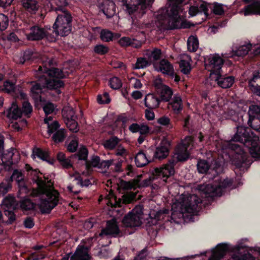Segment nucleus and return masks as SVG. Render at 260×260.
<instances>
[{
  "instance_id": "obj_9",
  "label": "nucleus",
  "mask_w": 260,
  "mask_h": 260,
  "mask_svg": "<svg viewBox=\"0 0 260 260\" xmlns=\"http://www.w3.org/2000/svg\"><path fill=\"white\" fill-rule=\"evenodd\" d=\"M174 165L175 160H170L168 163L162 165L161 167L154 169L153 174L156 176L157 179H160V185H164L167 179L174 174Z\"/></svg>"
},
{
  "instance_id": "obj_14",
  "label": "nucleus",
  "mask_w": 260,
  "mask_h": 260,
  "mask_svg": "<svg viewBox=\"0 0 260 260\" xmlns=\"http://www.w3.org/2000/svg\"><path fill=\"white\" fill-rule=\"evenodd\" d=\"M154 85L157 92L160 94L162 101H169L173 95L172 89L169 86L164 85L160 78L155 80Z\"/></svg>"
},
{
  "instance_id": "obj_44",
  "label": "nucleus",
  "mask_w": 260,
  "mask_h": 260,
  "mask_svg": "<svg viewBox=\"0 0 260 260\" xmlns=\"http://www.w3.org/2000/svg\"><path fill=\"white\" fill-rule=\"evenodd\" d=\"M236 157L239 159V160L234 161L235 165L238 168L242 167L247 160V155L243 150H241L239 154L237 153Z\"/></svg>"
},
{
  "instance_id": "obj_32",
  "label": "nucleus",
  "mask_w": 260,
  "mask_h": 260,
  "mask_svg": "<svg viewBox=\"0 0 260 260\" xmlns=\"http://www.w3.org/2000/svg\"><path fill=\"white\" fill-rule=\"evenodd\" d=\"M22 115L21 110L19 108L16 103H12L11 107L8 110L7 116L9 118L17 119Z\"/></svg>"
},
{
  "instance_id": "obj_36",
  "label": "nucleus",
  "mask_w": 260,
  "mask_h": 260,
  "mask_svg": "<svg viewBox=\"0 0 260 260\" xmlns=\"http://www.w3.org/2000/svg\"><path fill=\"white\" fill-rule=\"evenodd\" d=\"M62 113L64 122L77 118L74 110L70 107H64L62 110Z\"/></svg>"
},
{
  "instance_id": "obj_19",
  "label": "nucleus",
  "mask_w": 260,
  "mask_h": 260,
  "mask_svg": "<svg viewBox=\"0 0 260 260\" xmlns=\"http://www.w3.org/2000/svg\"><path fill=\"white\" fill-rule=\"evenodd\" d=\"M100 8L107 18L113 16L116 13L115 5L110 0H103L100 3Z\"/></svg>"
},
{
  "instance_id": "obj_33",
  "label": "nucleus",
  "mask_w": 260,
  "mask_h": 260,
  "mask_svg": "<svg viewBox=\"0 0 260 260\" xmlns=\"http://www.w3.org/2000/svg\"><path fill=\"white\" fill-rule=\"evenodd\" d=\"M191 58L188 55H184L183 58L180 60V68L181 72L184 74H188L190 70V61Z\"/></svg>"
},
{
  "instance_id": "obj_12",
  "label": "nucleus",
  "mask_w": 260,
  "mask_h": 260,
  "mask_svg": "<svg viewBox=\"0 0 260 260\" xmlns=\"http://www.w3.org/2000/svg\"><path fill=\"white\" fill-rule=\"evenodd\" d=\"M2 208L4 210L5 215L9 218V222L12 223L16 219L13 210L16 208L15 198L10 195L5 197L2 203Z\"/></svg>"
},
{
  "instance_id": "obj_46",
  "label": "nucleus",
  "mask_w": 260,
  "mask_h": 260,
  "mask_svg": "<svg viewBox=\"0 0 260 260\" xmlns=\"http://www.w3.org/2000/svg\"><path fill=\"white\" fill-rule=\"evenodd\" d=\"M27 194L24 195L23 194L22 195L23 197H21V198H24V199L22 200L20 203V207L22 210H29L34 207L33 203L30 201V200L28 199L25 198ZM18 197L20 198L19 196Z\"/></svg>"
},
{
  "instance_id": "obj_63",
  "label": "nucleus",
  "mask_w": 260,
  "mask_h": 260,
  "mask_svg": "<svg viewBox=\"0 0 260 260\" xmlns=\"http://www.w3.org/2000/svg\"><path fill=\"white\" fill-rule=\"evenodd\" d=\"M94 51L100 54H104L108 52V48L103 45H99L95 46Z\"/></svg>"
},
{
  "instance_id": "obj_59",
  "label": "nucleus",
  "mask_w": 260,
  "mask_h": 260,
  "mask_svg": "<svg viewBox=\"0 0 260 260\" xmlns=\"http://www.w3.org/2000/svg\"><path fill=\"white\" fill-rule=\"evenodd\" d=\"M97 101L98 102L101 104L109 103L110 102L109 94L105 92L103 95H98Z\"/></svg>"
},
{
  "instance_id": "obj_8",
  "label": "nucleus",
  "mask_w": 260,
  "mask_h": 260,
  "mask_svg": "<svg viewBox=\"0 0 260 260\" xmlns=\"http://www.w3.org/2000/svg\"><path fill=\"white\" fill-rule=\"evenodd\" d=\"M192 138L187 136L178 145L175 149L173 159L177 161H182L186 160L189 157L188 149H191L192 146Z\"/></svg>"
},
{
  "instance_id": "obj_60",
  "label": "nucleus",
  "mask_w": 260,
  "mask_h": 260,
  "mask_svg": "<svg viewBox=\"0 0 260 260\" xmlns=\"http://www.w3.org/2000/svg\"><path fill=\"white\" fill-rule=\"evenodd\" d=\"M88 156V150L84 147H81L78 152V156L80 160H86Z\"/></svg>"
},
{
  "instance_id": "obj_47",
  "label": "nucleus",
  "mask_w": 260,
  "mask_h": 260,
  "mask_svg": "<svg viewBox=\"0 0 260 260\" xmlns=\"http://www.w3.org/2000/svg\"><path fill=\"white\" fill-rule=\"evenodd\" d=\"M57 160L59 161L61 166L66 168L71 167L70 160L66 158L65 155L62 152H59L57 155Z\"/></svg>"
},
{
  "instance_id": "obj_13",
  "label": "nucleus",
  "mask_w": 260,
  "mask_h": 260,
  "mask_svg": "<svg viewBox=\"0 0 260 260\" xmlns=\"http://www.w3.org/2000/svg\"><path fill=\"white\" fill-rule=\"evenodd\" d=\"M9 180L12 182L14 180H15L19 187L18 194L20 197H23L22 195L23 194L26 195L28 193V189L24 183V176L21 171L18 170H15L10 178H8Z\"/></svg>"
},
{
  "instance_id": "obj_38",
  "label": "nucleus",
  "mask_w": 260,
  "mask_h": 260,
  "mask_svg": "<svg viewBox=\"0 0 260 260\" xmlns=\"http://www.w3.org/2000/svg\"><path fill=\"white\" fill-rule=\"evenodd\" d=\"M32 157L34 159L38 157L43 160L47 161L48 153L39 148H35L33 149Z\"/></svg>"
},
{
  "instance_id": "obj_49",
  "label": "nucleus",
  "mask_w": 260,
  "mask_h": 260,
  "mask_svg": "<svg viewBox=\"0 0 260 260\" xmlns=\"http://www.w3.org/2000/svg\"><path fill=\"white\" fill-rule=\"evenodd\" d=\"M208 162L205 160H199L197 164V168L200 173H205L209 169Z\"/></svg>"
},
{
  "instance_id": "obj_20",
  "label": "nucleus",
  "mask_w": 260,
  "mask_h": 260,
  "mask_svg": "<svg viewBox=\"0 0 260 260\" xmlns=\"http://www.w3.org/2000/svg\"><path fill=\"white\" fill-rule=\"evenodd\" d=\"M118 233L119 229L116 222L114 219H112L107 222L106 228L103 229L98 236L103 237L109 235H117Z\"/></svg>"
},
{
  "instance_id": "obj_22",
  "label": "nucleus",
  "mask_w": 260,
  "mask_h": 260,
  "mask_svg": "<svg viewBox=\"0 0 260 260\" xmlns=\"http://www.w3.org/2000/svg\"><path fill=\"white\" fill-rule=\"evenodd\" d=\"M157 179L156 177L154 178V175L152 173V176L149 177L148 178L145 179L142 181L138 180H135L134 183L124 182V187L126 188H132L135 187H144L150 185L153 181Z\"/></svg>"
},
{
  "instance_id": "obj_48",
  "label": "nucleus",
  "mask_w": 260,
  "mask_h": 260,
  "mask_svg": "<svg viewBox=\"0 0 260 260\" xmlns=\"http://www.w3.org/2000/svg\"><path fill=\"white\" fill-rule=\"evenodd\" d=\"M161 51L160 49L155 48L152 51L147 50L146 55H147L150 59L157 60L160 57Z\"/></svg>"
},
{
  "instance_id": "obj_57",
  "label": "nucleus",
  "mask_w": 260,
  "mask_h": 260,
  "mask_svg": "<svg viewBox=\"0 0 260 260\" xmlns=\"http://www.w3.org/2000/svg\"><path fill=\"white\" fill-rule=\"evenodd\" d=\"M8 18L3 14H0V31L6 29L8 25Z\"/></svg>"
},
{
  "instance_id": "obj_56",
  "label": "nucleus",
  "mask_w": 260,
  "mask_h": 260,
  "mask_svg": "<svg viewBox=\"0 0 260 260\" xmlns=\"http://www.w3.org/2000/svg\"><path fill=\"white\" fill-rule=\"evenodd\" d=\"M32 111V108L30 104L27 101H25L22 104V114L29 117V114Z\"/></svg>"
},
{
  "instance_id": "obj_62",
  "label": "nucleus",
  "mask_w": 260,
  "mask_h": 260,
  "mask_svg": "<svg viewBox=\"0 0 260 260\" xmlns=\"http://www.w3.org/2000/svg\"><path fill=\"white\" fill-rule=\"evenodd\" d=\"M78 146L77 140H73L70 142L67 146V149L69 151L71 152H75Z\"/></svg>"
},
{
  "instance_id": "obj_3",
  "label": "nucleus",
  "mask_w": 260,
  "mask_h": 260,
  "mask_svg": "<svg viewBox=\"0 0 260 260\" xmlns=\"http://www.w3.org/2000/svg\"><path fill=\"white\" fill-rule=\"evenodd\" d=\"M202 202V199L195 194H182L172 206V215L175 216L178 212L179 218H185L187 216L185 214H196L199 211V204Z\"/></svg>"
},
{
  "instance_id": "obj_37",
  "label": "nucleus",
  "mask_w": 260,
  "mask_h": 260,
  "mask_svg": "<svg viewBox=\"0 0 260 260\" xmlns=\"http://www.w3.org/2000/svg\"><path fill=\"white\" fill-rule=\"evenodd\" d=\"M199 41L196 36H190L187 40V48L190 52H195L199 48Z\"/></svg>"
},
{
  "instance_id": "obj_18",
  "label": "nucleus",
  "mask_w": 260,
  "mask_h": 260,
  "mask_svg": "<svg viewBox=\"0 0 260 260\" xmlns=\"http://www.w3.org/2000/svg\"><path fill=\"white\" fill-rule=\"evenodd\" d=\"M252 47V44H248L246 45H242L238 47L235 50H232L229 53H225L222 54V56L223 58H233L235 56H242L246 55L250 48Z\"/></svg>"
},
{
  "instance_id": "obj_52",
  "label": "nucleus",
  "mask_w": 260,
  "mask_h": 260,
  "mask_svg": "<svg viewBox=\"0 0 260 260\" xmlns=\"http://www.w3.org/2000/svg\"><path fill=\"white\" fill-rule=\"evenodd\" d=\"M100 37L103 41L105 42H109L112 41L113 37V34L109 30L103 29L101 31Z\"/></svg>"
},
{
  "instance_id": "obj_54",
  "label": "nucleus",
  "mask_w": 260,
  "mask_h": 260,
  "mask_svg": "<svg viewBox=\"0 0 260 260\" xmlns=\"http://www.w3.org/2000/svg\"><path fill=\"white\" fill-rule=\"evenodd\" d=\"M15 84L9 81H6L4 83L3 90L8 93H12L15 90Z\"/></svg>"
},
{
  "instance_id": "obj_17",
  "label": "nucleus",
  "mask_w": 260,
  "mask_h": 260,
  "mask_svg": "<svg viewBox=\"0 0 260 260\" xmlns=\"http://www.w3.org/2000/svg\"><path fill=\"white\" fill-rule=\"evenodd\" d=\"M212 79L217 82V84L222 88L230 87L234 82V78L232 76L224 77L221 76L220 72L216 73L213 77H210Z\"/></svg>"
},
{
  "instance_id": "obj_64",
  "label": "nucleus",
  "mask_w": 260,
  "mask_h": 260,
  "mask_svg": "<svg viewBox=\"0 0 260 260\" xmlns=\"http://www.w3.org/2000/svg\"><path fill=\"white\" fill-rule=\"evenodd\" d=\"M132 39L129 37H124L120 38L118 41L119 45L122 47L130 46Z\"/></svg>"
},
{
  "instance_id": "obj_45",
  "label": "nucleus",
  "mask_w": 260,
  "mask_h": 260,
  "mask_svg": "<svg viewBox=\"0 0 260 260\" xmlns=\"http://www.w3.org/2000/svg\"><path fill=\"white\" fill-rule=\"evenodd\" d=\"M250 118L253 117L260 118V106L255 105H252L249 108L248 112Z\"/></svg>"
},
{
  "instance_id": "obj_53",
  "label": "nucleus",
  "mask_w": 260,
  "mask_h": 260,
  "mask_svg": "<svg viewBox=\"0 0 260 260\" xmlns=\"http://www.w3.org/2000/svg\"><path fill=\"white\" fill-rule=\"evenodd\" d=\"M65 123L71 131L76 133L79 131V128L78 123L76 121V119H71L69 121H67Z\"/></svg>"
},
{
  "instance_id": "obj_39",
  "label": "nucleus",
  "mask_w": 260,
  "mask_h": 260,
  "mask_svg": "<svg viewBox=\"0 0 260 260\" xmlns=\"http://www.w3.org/2000/svg\"><path fill=\"white\" fill-rule=\"evenodd\" d=\"M106 204L108 206L116 207L119 206V203L116 200L113 192L110 190L108 194L104 198Z\"/></svg>"
},
{
  "instance_id": "obj_27",
  "label": "nucleus",
  "mask_w": 260,
  "mask_h": 260,
  "mask_svg": "<svg viewBox=\"0 0 260 260\" xmlns=\"http://www.w3.org/2000/svg\"><path fill=\"white\" fill-rule=\"evenodd\" d=\"M168 107L171 108L175 113H179L182 109V101L178 94H175L169 102Z\"/></svg>"
},
{
  "instance_id": "obj_7",
  "label": "nucleus",
  "mask_w": 260,
  "mask_h": 260,
  "mask_svg": "<svg viewBox=\"0 0 260 260\" xmlns=\"http://www.w3.org/2000/svg\"><path fill=\"white\" fill-rule=\"evenodd\" d=\"M143 219V208L142 206L139 205L124 217L122 223L126 227H138L142 224Z\"/></svg>"
},
{
  "instance_id": "obj_30",
  "label": "nucleus",
  "mask_w": 260,
  "mask_h": 260,
  "mask_svg": "<svg viewBox=\"0 0 260 260\" xmlns=\"http://www.w3.org/2000/svg\"><path fill=\"white\" fill-rule=\"evenodd\" d=\"M249 86L253 93L260 96V76L259 73H257L256 75H253V78L249 81Z\"/></svg>"
},
{
  "instance_id": "obj_16",
  "label": "nucleus",
  "mask_w": 260,
  "mask_h": 260,
  "mask_svg": "<svg viewBox=\"0 0 260 260\" xmlns=\"http://www.w3.org/2000/svg\"><path fill=\"white\" fill-rule=\"evenodd\" d=\"M152 152V149H150L146 150L145 152L143 151L138 152L135 157V162L137 167H142L153 160L151 154Z\"/></svg>"
},
{
  "instance_id": "obj_25",
  "label": "nucleus",
  "mask_w": 260,
  "mask_h": 260,
  "mask_svg": "<svg viewBox=\"0 0 260 260\" xmlns=\"http://www.w3.org/2000/svg\"><path fill=\"white\" fill-rule=\"evenodd\" d=\"M88 249L83 246H79L70 260H89Z\"/></svg>"
},
{
  "instance_id": "obj_41",
  "label": "nucleus",
  "mask_w": 260,
  "mask_h": 260,
  "mask_svg": "<svg viewBox=\"0 0 260 260\" xmlns=\"http://www.w3.org/2000/svg\"><path fill=\"white\" fill-rule=\"evenodd\" d=\"M66 137V132L63 128L58 129L52 136V140L55 143H59L64 140Z\"/></svg>"
},
{
  "instance_id": "obj_26",
  "label": "nucleus",
  "mask_w": 260,
  "mask_h": 260,
  "mask_svg": "<svg viewBox=\"0 0 260 260\" xmlns=\"http://www.w3.org/2000/svg\"><path fill=\"white\" fill-rule=\"evenodd\" d=\"M167 142L166 141H162L160 145L157 147L156 151L154 153L152 152L151 154L152 159L154 157L158 159H164L166 158L169 154V149L167 146Z\"/></svg>"
},
{
  "instance_id": "obj_35",
  "label": "nucleus",
  "mask_w": 260,
  "mask_h": 260,
  "mask_svg": "<svg viewBox=\"0 0 260 260\" xmlns=\"http://www.w3.org/2000/svg\"><path fill=\"white\" fill-rule=\"evenodd\" d=\"M23 8L28 12L35 13L38 9L37 3L35 0H21Z\"/></svg>"
},
{
  "instance_id": "obj_51",
  "label": "nucleus",
  "mask_w": 260,
  "mask_h": 260,
  "mask_svg": "<svg viewBox=\"0 0 260 260\" xmlns=\"http://www.w3.org/2000/svg\"><path fill=\"white\" fill-rule=\"evenodd\" d=\"M118 139L116 137H112L106 140L104 143V147L107 149H113L118 144Z\"/></svg>"
},
{
  "instance_id": "obj_4",
  "label": "nucleus",
  "mask_w": 260,
  "mask_h": 260,
  "mask_svg": "<svg viewBox=\"0 0 260 260\" xmlns=\"http://www.w3.org/2000/svg\"><path fill=\"white\" fill-rule=\"evenodd\" d=\"M215 180L213 184H203L199 186V190L206 197L214 198L216 196H221L223 192V189L226 188L233 189L236 186H232L233 180L226 179L223 181L217 182Z\"/></svg>"
},
{
  "instance_id": "obj_6",
  "label": "nucleus",
  "mask_w": 260,
  "mask_h": 260,
  "mask_svg": "<svg viewBox=\"0 0 260 260\" xmlns=\"http://www.w3.org/2000/svg\"><path fill=\"white\" fill-rule=\"evenodd\" d=\"M71 15L67 11L58 14L53 28L56 36H68L71 31Z\"/></svg>"
},
{
  "instance_id": "obj_5",
  "label": "nucleus",
  "mask_w": 260,
  "mask_h": 260,
  "mask_svg": "<svg viewBox=\"0 0 260 260\" xmlns=\"http://www.w3.org/2000/svg\"><path fill=\"white\" fill-rule=\"evenodd\" d=\"M4 136L0 134V165H3L5 170L10 171L13 166L19 161L20 155L18 150L14 148L2 153L4 149Z\"/></svg>"
},
{
  "instance_id": "obj_10",
  "label": "nucleus",
  "mask_w": 260,
  "mask_h": 260,
  "mask_svg": "<svg viewBox=\"0 0 260 260\" xmlns=\"http://www.w3.org/2000/svg\"><path fill=\"white\" fill-rule=\"evenodd\" d=\"M125 4L126 11L131 14L136 11L144 14L153 0H121Z\"/></svg>"
},
{
  "instance_id": "obj_40",
  "label": "nucleus",
  "mask_w": 260,
  "mask_h": 260,
  "mask_svg": "<svg viewBox=\"0 0 260 260\" xmlns=\"http://www.w3.org/2000/svg\"><path fill=\"white\" fill-rule=\"evenodd\" d=\"M12 183L8 178H6L0 183V196L4 195L12 189Z\"/></svg>"
},
{
  "instance_id": "obj_31",
  "label": "nucleus",
  "mask_w": 260,
  "mask_h": 260,
  "mask_svg": "<svg viewBox=\"0 0 260 260\" xmlns=\"http://www.w3.org/2000/svg\"><path fill=\"white\" fill-rule=\"evenodd\" d=\"M45 123L47 125V133L49 135L54 134L58 129H59V124L57 121L53 120L51 116H49L44 119Z\"/></svg>"
},
{
  "instance_id": "obj_28",
  "label": "nucleus",
  "mask_w": 260,
  "mask_h": 260,
  "mask_svg": "<svg viewBox=\"0 0 260 260\" xmlns=\"http://www.w3.org/2000/svg\"><path fill=\"white\" fill-rule=\"evenodd\" d=\"M113 163V159L101 160L98 156H94L91 160V165L93 167L107 169Z\"/></svg>"
},
{
  "instance_id": "obj_24",
  "label": "nucleus",
  "mask_w": 260,
  "mask_h": 260,
  "mask_svg": "<svg viewBox=\"0 0 260 260\" xmlns=\"http://www.w3.org/2000/svg\"><path fill=\"white\" fill-rule=\"evenodd\" d=\"M156 70L164 74L169 76H174L173 66L166 59H162L158 64L155 65Z\"/></svg>"
},
{
  "instance_id": "obj_15",
  "label": "nucleus",
  "mask_w": 260,
  "mask_h": 260,
  "mask_svg": "<svg viewBox=\"0 0 260 260\" xmlns=\"http://www.w3.org/2000/svg\"><path fill=\"white\" fill-rule=\"evenodd\" d=\"M25 35L28 40H39L43 39L47 35L45 30L38 26L31 27L29 29L25 32Z\"/></svg>"
},
{
  "instance_id": "obj_42",
  "label": "nucleus",
  "mask_w": 260,
  "mask_h": 260,
  "mask_svg": "<svg viewBox=\"0 0 260 260\" xmlns=\"http://www.w3.org/2000/svg\"><path fill=\"white\" fill-rule=\"evenodd\" d=\"M149 64V61L145 58L139 57L137 58L136 63L133 65V69L135 70L144 69Z\"/></svg>"
},
{
  "instance_id": "obj_58",
  "label": "nucleus",
  "mask_w": 260,
  "mask_h": 260,
  "mask_svg": "<svg viewBox=\"0 0 260 260\" xmlns=\"http://www.w3.org/2000/svg\"><path fill=\"white\" fill-rule=\"evenodd\" d=\"M129 84L131 87L135 89H140L143 86L141 81L136 78H131L129 79Z\"/></svg>"
},
{
  "instance_id": "obj_34",
  "label": "nucleus",
  "mask_w": 260,
  "mask_h": 260,
  "mask_svg": "<svg viewBox=\"0 0 260 260\" xmlns=\"http://www.w3.org/2000/svg\"><path fill=\"white\" fill-rule=\"evenodd\" d=\"M48 4L47 6L50 7L51 10L55 11H63L62 7L66 5V0H48Z\"/></svg>"
},
{
  "instance_id": "obj_29",
  "label": "nucleus",
  "mask_w": 260,
  "mask_h": 260,
  "mask_svg": "<svg viewBox=\"0 0 260 260\" xmlns=\"http://www.w3.org/2000/svg\"><path fill=\"white\" fill-rule=\"evenodd\" d=\"M145 105L149 109H155L159 106L160 100L154 94H148L146 95Z\"/></svg>"
},
{
  "instance_id": "obj_23",
  "label": "nucleus",
  "mask_w": 260,
  "mask_h": 260,
  "mask_svg": "<svg viewBox=\"0 0 260 260\" xmlns=\"http://www.w3.org/2000/svg\"><path fill=\"white\" fill-rule=\"evenodd\" d=\"M208 10L207 4L205 2L200 1L198 4L190 7L189 14L191 16H194L198 13H203L205 18L208 16Z\"/></svg>"
},
{
  "instance_id": "obj_43",
  "label": "nucleus",
  "mask_w": 260,
  "mask_h": 260,
  "mask_svg": "<svg viewBox=\"0 0 260 260\" xmlns=\"http://www.w3.org/2000/svg\"><path fill=\"white\" fill-rule=\"evenodd\" d=\"M35 57V55L32 54L30 51H26L24 52L23 56H15L14 60L17 63L23 64L27 60H29L31 57Z\"/></svg>"
},
{
  "instance_id": "obj_55",
  "label": "nucleus",
  "mask_w": 260,
  "mask_h": 260,
  "mask_svg": "<svg viewBox=\"0 0 260 260\" xmlns=\"http://www.w3.org/2000/svg\"><path fill=\"white\" fill-rule=\"evenodd\" d=\"M109 85L112 88L114 89H117L121 87L122 83L119 78L114 77L110 80Z\"/></svg>"
},
{
  "instance_id": "obj_11",
  "label": "nucleus",
  "mask_w": 260,
  "mask_h": 260,
  "mask_svg": "<svg viewBox=\"0 0 260 260\" xmlns=\"http://www.w3.org/2000/svg\"><path fill=\"white\" fill-rule=\"evenodd\" d=\"M223 60L218 54H213L205 58V66L206 70L210 72V77L220 72Z\"/></svg>"
},
{
  "instance_id": "obj_61",
  "label": "nucleus",
  "mask_w": 260,
  "mask_h": 260,
  "mask_svg": "<svg viewBox=\"0 0 260 260\" xmlns=\"http://www.w3.org/2000/svg\"><path fill=\"white\" fill-rule=\"evenodd\" d=\"M55 106L51 103L48 102L43 106V110L46 114L52 113L55 110Z\"/></svg>"
},
{
  "instance_id": "obj_2",
  "label": "nucleus",
  "mask_w": 260,
  "mask_h": 260,
  "mask_svg": "<svg viewBox=\"0 0 260 260\" xmlns=\"http://www.w3.org/2000/svg\"><path fill=\"white\" fill-rule=\"evenodd\" d=\"M37 184L40 196L39 207L42 213H48L57 205L59 193L53 188L52 184L50 181L46 183L38 178Z\"/></svg>"
},
{
  "instance_id": "obj_50",
  "label": "nucleus",
  "mask_w": 260,
  "mask_h": 260,
  "mask_svg": "<svg viewBox=\"0 0 260 260\" xmlns=\"http://www.w3.org/2000/svg\"><path fill=\"white\" fill-rule=\"evenodd\" d=\"M248 124L252 129L256 131L260 132V118H249Z\"/></svg>"
},
{
  "instance_id": "obj_1",
  "label": "nucleus",
  "mask_w": 260,
  "mask_h": 260,
  "mask_svg": "<svg viewBox=\"0 0 260 260\" xmlns=\"http://www.w3.org/2000/svg\"><path fill=\"white\" fill-rule=\"evenodd\" d=\"M42 66H40L36 76L38 78L39 83L34 84L31 88V95L35 100H40V94L42 88L57 89L63 86V83L60 79L66 77V75L58 69L51 67L53 60L42 58Z\"/></svg>"
},
{
  "instance_id": "obj_21",
  "label": "nucleus",
  "mask_w": 260,
  "mask_h": 260,
  "mask_svg": "<svg viewBox=\"0 0 260 260\" xmlns=\"http://www.w3.org/2000/svg\"><path fill=\"white\" fill-rule=\"evenodd\" d=\"M239 13L243 14L245 16L251 15H260V1H257L252 4L245 6L240 10Z\"/></svg>"
}]
</instances>
